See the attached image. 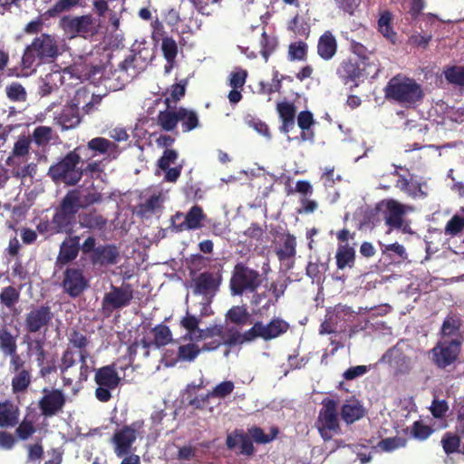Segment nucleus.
Here are the masks:
<instances>
[{"instance_id": "obj_43", "label": "nucleus", "mask_w": 464, "mask_h": 464, "mask_svg": "<svg viewBox=\"0 0 464 464\" xmlns=\"http://www.w3.org/2000/svg\"><path fill=\"white\" fill-rule=\"evenodd\" d=\"M92 96L90 95V92L85 88H79L74 92V95L72 99L67 103L75 102L77 104V108L80 110V106L82 109L88 113L92 108L91 100Z\"/></svg>"}, {"instance_id": "obj_54", "label": "nucleus", "mask_w": 464, "mask_h": 464, "mask_svg": "<svg viewBox=\"0 0 464 464\" xmlns=\"http://www.w3.org/2000/svg\"><path fill=\"white\" fill-rule=\"evenodd\" d=\"M42 59L32 49L31 45L27 46L22 58V65L24 69H33L40 64Z\"/></svg>"}, {"instance_id": "obj_20", "label": "nucleus", "mask_w": 464, "mask_h": 464, "mask_svg": "<svg viewBox=\"0 0 464 464\" xmlns=\"http://www.w3.org/2000/svg\"><path fill=\"white\" fill-rule=\"evenodd\" d=\"M364 414L365 409L363 405L354 397L347 399L341 408V417L347 424H352L359 420Z\"/></svg>"}, {"instance_id": "obj_9", "label": "nucleus", "mask_w": 464, "mask_h": 464, "mask_svg": "<svg viewBox=\"0 0 464 464\" xmlns=\"http://www.w3.org/2000/svg\"><path fill=\"white\" fill-rule=\"evenodd\" d=\"M289 329V324L279 318H273L270 322L265 324L263 322H256L254 325L244 333L242 338L244 341L251 342L256 338L264 341H270L276 339L282 334H285Z\"/></svg>"}, {"instance_id": "obj_8", "label": "nucleus", "mask_w": 464, "mask_h": 464, "mask_svg": "<svg viewBox=\"0 0 464 464\" xmlns=\"http://www.w3.org/2000/svg\"><path fill=\"white\" fill-rule=\"evenodd\" d=\"M317 430L324 440H331L341 431L337 415V402L331 399L323 401L316 421Z\"/></svg>"}, {"instance_id": "obj_47", "label": "nucleus", "mask_w": 464, "mask_h": 464, "mask_svg": "<svg viewBox=\"0 0 464 464\" xmlns=\"http://www.w3.org/2000/svg\"><path fill=\"white\" fill-rule=\"evenodd\" d=\"M334 316L338 325L343 324L345 322H352L355 318V313L352 311L351 307L346 305H337L332 313Z\"/></svg>"}, {"instance_id": "obj_13", "label": "nucleus", "mask_w": 464, "mask_h": 464, "mask_svg": "<svg viewBox=\"0 0 464 464\" xmlns=\"http://www.w3.org/2000/svg\"><path fill=\"white\" fill-rule=\"evenodd\" d=\"M206 215L201 207L194 205L186 213L177 212L171 218V224L177 232L185 230H196L203 226L206 219Z\"/></svg>"}, {"instance_id": "obj_46", "label": "nucleus", "mask_w": 464, "mask_h": 464, "mask_svg": "<svg viewBox=\"0 0 464 464\" xmlns=\"http://www.w3.org/2000/svg\"><path fill=\"white\" fill-rule=\"evenodd\" d=\"M20 293L13 286L5 287L0 293V302L7 308H13L18 302Z\"/></svg>"}, {"instance_id": "obj_6", "label": "nucleus", "mask_w": 464, "mask_h": 464, "mask_svg": "<svg viewBox=\"0 0 464 464\" xmlns=\"http://www.w3.org/2000/svg\"><path fill=\"white\" fill-rule=\"evenodd\" d=\"M219 280L214 275L203 273L193 281V295L198 299V318L210 314L209 304L216 295Z\"/></svg>"}, {"instance_id": "obj_49", "label": "nucleus", "mask_w": 464, "mask_h": 464, "mask_svg": "<svg viewBox=\"0 0 464 464\" xmlns=\"http://www.w3.org/2000/svg\"><path fill=\"white\" fill-rule=\"evenodd\" d=\"M186 85H187V82H179L177 84H173L170 87V89L168 90L167 96L165 99V102L168 105V107L170 106L171 102H178L179 100L181 99V97H183L185 95Z\"/></svg>"}, {"instance_id": "obj_40", "label": "nucleus", "mask_w": 464, "mask_h": 464, "mask_svg": "<svg viewBox=\"0 0 464 464\" xmlns=\"http://www.w3.org/2000/svg\"><path fill=\"white\" fill-rule=\"evenodd\" d=\"M179 121L182 122L184 131H190L198 126V118L194 111L179 109Z\"/></svg>"}, {"instance_id": "obj_51", "label": "nucleus", "mask_w": 464, "mask_h": 464, "mask_svg": "<svg viewBox=\"0 0 464 464\" xmlns=\"http://www.w3.org/2000/svg\"><path fill=\"white\" fill-rule=\"evenodd\" d=\"M7 97L14 102H24L26 99L25 89L18 82H13L6 86Z\"/></svg>"}, {"instance_id": "obj_42", "label": "nucleus", "mask_w": 464, "mask_h": 464, "mask_svg": "<svg viewBox=\"0 0 464 464\" xmlns=\"http://www.w3.org/2000/svg\"><path fill=\"white\" fill-rule=\"evenodd\" d=\"M0 349L5 353L16 352V338L5 328H0Z\"/></svg>"}, {"instance_id": "obj_23", "label": "nucleus", "mask_w": 464, "mask_h": 464, "mask_svg": "<svg viewBox=\"0 0 464 464\" xmlns=\"http://www.w3.org/2000/svg\"><path fill=\"white\" fill-rule=\"evenodd\" d=\"M64 404V396L59 390H53L44 396L40 401V407L44 415H53Z\"/></svg>"}, {"instance_id": "obj_16", "label": "nucleus", "mask_w": 464, "mask_h": 464, "mask_svg": "<svg viewBox=\"0 0 464 464\" xmlns=\"http://www.w3.org/2000/svg\"><path fill=\"white\" fill-rule=\"evenodd\" d=\"M132 298V292L129 287H112L104 295L103 306L107 309H117L127 305Z\"/></svg>"}, {"instance_id": "obj_45", "label": "nucleus", "mask_w": 464, "mask_h": 464, "mask_svg": "<svg viewBox=\"0 0 464 464\" xmlns=\"http://www.w3.org/2000/svg\"><path fill=\"white\" fill-rule=\"evenodd\" d=\"M31 382V376L27 370L23 369L15 372L12 379V389L14 392H24Z\"/></svg>"}, {"instance_id": "obj_26", "label": "nucleus", "mask_w": 464, "mask_h": 464, "mask_svg": "<svg viewBox=\"0 0 464 464\" xmlns=\"http://www.w3.org/2000/svg\"><path fill=\"white\" fill-rule=\"evenodd\" d=\"M19 419V411L14 404L5 401L0 402V426L14 427L17 424Z\"/></svg>"}, {"instance_id": "obj_52", "label": "nucleus", "mask_w": 464, "mask_h": 464, "mask_svg": "<svg viewBox=\"0 0 464 464\" xmlns=\"http://www.w3.org/2000/svg\"><path fill=\"white\" fill-rule=\"evenodd\" d=\"M70 343L75 348L79 349L78 352H74L76 353V358H80V355L83 351L89 352L87 349L89 341L86 336L81 333L73 332L71 334Z\"/></svg>"}, {"instance_id": "obj_31", "label": "nucleus", "mask_w": 464, "mask_h": 464, "mask_svg": "<svg viewBox=\"0 0 464 464\" xmlns=\"http://www.w3.org/2000/svg\"><path fill=\"white\" fill-rule=\"evenodd\" d=\"M147 335L151 338L154 348L166 345L172 341L170 329L163 324L157 325Z\"/></svg>"}, {"instance_id": "obj_32", "label": "nucleus", "mask_w": 464, "mask_h": 464, "mask_svg": "<svg viewBox=\"0 0 464 464\" xmlns=\"http://www.w3.org/2000/svg\"><path fill=\"white\" fill-rule=\"evenodd\" d=\"M151 348H154L151 338L148 335H143L129 347V353L130 357L139 356L145 359L150 355Z\"/></svg>"}, {"instance_id": "obj_44", "label": "nucleus", "mask_w": 464, "mask_h": 464, "mask_svg": "<svg viewBox=\"0 0 464 464\" xmlns=\"http://www.w3.org/2000/svg\"><path fill=\"white\" fill-rule=\"evenodd\" d=\"M88 148L100 153L111 155L115 152L117 146L107 139L94 138L88 142Z\"/></svg>"}, {"instance_id": "obj_55", "label": "nucleus", "mask_w": 464, "mask_h": 464, "mask_svg": "<svg viewBox=\"0 0 464 464\" xmlns=\"http://www.w3.org/2000/svg\"><path fill=\"white\" fill-rule=\"evenodd\" d=\"M445 77L451 83L464 85V66H453L447 69Z\"/></svg>"}, {"instance_id": "obj_30", "label": "nucleus", "mask_w": 464, "mask_h": 464, "mask_svg": "<svg viewBox=\"0 0 464 464\" xmlns=\"http://www.w3.org/2000/svg\"><path fill=\"white\" fill-rule=\"evenodd\" d=\"M146 53H142V52H140L138 53H134L130 58L126 59L120 71L118 72L120 75L119 78H121L123 74L128 73L129 70L134 69L135 67H140L142 69L148 64V62L150 60V53L149 52H145Z\"/></svg>"}, {"instance_id": "obj_41", "label": "nucleus", "mask_w": 464, "mask_h": 464, "mask_svg": "<svg viewBox=\"0 0 464 464\" xmlns=\"http://www.w3.org/2000/svg\"><path fill=\"white\" fill-rule=\"evenodd\" d=\"M158 122L163 130H172L179 122V110L160 111L158 115Z\"/></svg>"}, {"instance_id": "obj_53", "label": "nucleus", "mask_w": 464, "mask_h": 464, "mask_svg": "<svg viewBox=\"0 0 464 464\" xmlns=\"http://www.w3.org/2000/svg\"><path fill=\"white\" fill-rule=\"evenodd\" d=\"M426 189L427 187L425 184L414 181L413 179H411L410 184L408 185V188H406L403 192L413 198H423L428 194Z\"/></svg>"}, {"instance_id": "obj_61", "label": "nucleus", "mask_w": 464, "mask_h": 464, "mask_svg": "<svg viewBox=\"0 0 464 464\" xmlns=\"http://www.w3.org/2000/svg\"><path fill=\"white\" fill-rule=\"evenodd\" d=\"M246 75L247 73L245 70L236 69L230 73L229 85L233 89L241 88L246 82Z\"/></svg>"}, {"instance_id": "obj_64", "label": "nucleus", "mask_w": 464, "mask_h": 464, "mask_svg": "<svg viewBox=\"0 0 464 464\" xmlns=\"http://www.w3.org/2000/svg\"><path fill=\"white\" fill-rule=\"evenodd\" d=\"M35 431L34 424L29 420H23L20 425L16 429V435L20 440H27L30 438Z\"/></svg>"}, {"instance_id": "obj_34", "label": "nucleus", "mask_w": 464, "mask_h": 464, "mask_svg": "<svg viewBox=\"0 0 464 464\" xmlns=\"http://www.w3.org/2000/svg\"><path fill=\"white\" fill-rule=\"evenodd\" d=\"M392 14L389 11H382L378 20L379 32L390 42L395 43L396 33L392 27Z\"/></svg>"}, {"instance_id": "obj_19", "label": "nucleus", "mask_w": 464, "mask_h": 464, "mask_svg": "<svg viewBox=\"0 0 464 464\" xmlns=\"http://www.w3.org/2000/svg\"><path fill=\"white\" fill-rule=\"evenodd\" d=\"M296 241L295 237L291 235H286L283 238V243L276 250V255L281 262V266L285 269L289 270L295 260L296 253Z\"/></svg>"}, {"instance_id": "obj_21", "label": "nucleus", "mask_w": 464, "mask_h": 464, "mask_svg": "<svg viewBox=\"0 0 464 464\" xmlns=\"http://www.w3.org/2000/svg\"><path fill=\"white\" fill-rule=\"evenodd\" d=\"M54 119L64 130L75 128L81 122V114L77 104L75 102L66 103Z\"/></svg>"}, {"instance_id": "obj_3", "label": "nucleus", "mask_w": 464, "mask_h": 464, "mask_svg": "<svg viewBox=\"0 0 464 464\" xmlns=\"http://www.w3.org/2000/svg\"><path fill=\"white\" fill-rule=\"evenodd\" d=\"M385 96L410 108L421 102L424 93L421 86L415 80L395 76L389 81L385 88Z\"/></svg>"}, {"instance_id": "obj_35", "label": "nucleus", "mask_w": 464, "mask_h": 464, "mask_svg": "<svg viewBox=\"0 0 464 464\" xmlns=\"http://www.w3.org/2000/svg\"><path fill=\"white\" fill-rule=\"evenodd\" d=\"M118 251L112 246L97 247L94 250V261L102 265H111L117 263Z\"/></svg>"}, {"instance_id": "obj_10", "label": "nucleus", "mask_w": 464, "mask_h": 464, "mask_svg": "<svg viewBox=\"0 0 464 464\" xmlns=\"http://www.w3.org/2000/svg\"><path fill=\"white\" fill-rule=\"evenodd\" d=\"M261 284L258 272L237 264L233 271L230 280V288L233 295H242L245 291L254 292Z\"/></svg>"}, {"instance_id": "obj_22", "label": "nucleus", "mask_w": 464, "mask_h": 464, "mask_svg": "<svg viewBox=\"0 0 464 464\" xmlns=\"http://www.w3.org/2000/svg\"><path fill=\"white\" fill-rule=\"evenodd\" d=\"M460 319L456 314H449L441 326L440 340L457 341L462 343V338L459 332Z\"/></svg>"}, {"instance_id": "obj_7", "label": "nucleus", "mask_w": 464, "mask_h": 464, "mask_svg": "<svg viewBox=\"0 0 464 464\" xmlns=\"http://www.w3.org/2000/svg\"><path fill=\"white\" fill-rule=\"evenodd\" d=\"M60 25L70 38L81 36L85 39L97 34L100 27L99 23L92 14L64 16L61 19Z\"/></svg>"}, {"instance_id": "obj_48", "label": "nucleus", "mask_w": 464, "mask_h": 464, "mask_svg": "<svg viewBox=\"0 0 464 464\" xmlns=\"http://www.w3.org/2000/svg\"><path fill=\"white\" fill-rule=\"evenodd\" d=\"M307 53V44L302 41L293 43L288 48V57L291 61H303Z\"/></svg>"}, {"instance_id": "obj_36", "label": "nucleus", "mask_w": 464, "mask_h": 464, "mask_svg": "<svg viewBox=\"0 0 464 464\" xmlns=\"http://www.w3.org/2000/svg\"><path fill=\"white\" fill-rule=\"evenodd\" d=\"M338 75L345 82L353 81L361 74V71L356 62L350 59L344 60L337 69Z\"/></svg>"}, {"instance_id": "obj_25", "label": "nucleus", "mask_w": 464, "mask_h": 464, "mask_svg": "<svg viewBox=\"0 0 464 464\" xmlns=\"http://www.w3.org/2000/svg\"><path fill=\"white\" fill-rule=\"evenodd\" d=\"M82 192L80 189L70 191L63 198L62 203V212L63 215L72 217L81 208H84L82 201Z\"/></svg>"}, {"instance_id": "obj_56", "label": "nucleus", "mask_w": 464, "mask_h": 464, "mask_svg": "<svg viewBox=\"0 0 464 464\" xmlns=\"http://www.w3.org/2000/svg\"><path fill=\"white\" fill-rule=\"evenodd\" d=\"M464 229V218L459 216H454L445 227V235L457 236Z\"/></svg>"}, {"instance_id": "obj_2", "label": "nucleus", "mask_w": 464, "mask_h": 464, "mask_svg": "<svg viewBox=\"0 0 464 464\" xmlns=\"http://www.w3.org/2000/svg\"><path fill=\"white\" fill-rule=\"evenodd\" d=\"M92 368L93 362L90 352L83 351L80 358H76V353L67 349L58 365L63 387L76 394L81 390L82 383L87 381Z\"/></svg>"}, {"instance_id": "obj_5", "label": "nucleus", "mask_w": 464, "mask_h": 464, "mask_svg": "<svg viewBox=\"0 0 464 464\" xmlns=\"http://www.w3.org/2000/svg\"><path fill=\"white\" fill-rule=\"evenodd\" d=\"M77 150L69 152L62 160L50 167L48 174L57 182L75 185L82 176V169L78 167L80 155Z\"/></svg>"}, {"instance_id": "obj_28", "label": "nucleus", "mask_w": 464, "mask_h": 464, "mask_svg": "<svg viewBox=\"0 0 464 464\" xmlns=\"http://www.w3.org/2000/svg\"><path fill=\"white\" fill-rule=\"evenodd\" d=\"M337 43L330 32H325L319 39L317 45L318 54L324 60H330L336 53Z\"/></svg>"}, {"instance_id": "obj_15", "label": "nucleus", "mask_w": 464, "mask_h": 464, "mask_svg": "<svg viewBox=\"0 0 464 464\" xmlns=\"http://www.w3.org/2000/svg\"><path fill=\"white\" fill-rule=\"evenodd\" d=\"M64 290L75 297L82 293L87 286V280L78 269H67L63 282Z\"/></svg>"}, {"instance_id": "obj_60", "label": "nucleus", "mask_w": 464, "mask_h": 464, "mask_svg": "<svg viewBox=\"0 0 464 464\" xmlns=\"http://www.w3.org/2000/svg\"><path fill=\"white\" fill-rule=\"evenodd\" d=\"M227 317L236 324H243L248 317V313L243 306H235L227 313Z\"/></svg>"}, {"instance_id": "obj_4", "label": "nucleus", "mask_w": 464, "mask_h": 464, "mask_svg": "<svg viewBox=\"0 0 464 464\" xmlns=\"http://www.w3.org/2000/svg\"><path fill=\"white\" fill-rule=\"evenodd\" d=\"M144 434V422L142 420H136L130 425L118 428L111 439L115 455L121 458L130 454L134 450L133 444L138 439H141Z\"/></svg>"}, {"instance_id": "obj_50", "label": "nucleus", "mask_w": 464, "mask_h": 464, "mask_svg": "<svg viewBox=\"0 0 464 464\" xmlns=\"http://www.w3.org/2000/svg\"><path fill=\"white\" fill-rule=\"evenodd\" d=\"M53 138V130L47 126L35 128L33 133L34 142L39 146L46 145Z\"/></svg>"}, {"instance_id": "obj_63", "label": "nucleus", "mask_w": 464, "mask_h": 464, "mask_svg": "<svg viewBox=\"0 0 464 464\" xmlns=\"http://www.w3.org/2000/svg\"><path fill=\"white\" fill-rule=\"evenodd\" d=\"M234 390V383L230 381L223 382L218 384L210 393L212 397L224 398L230 394Z\"/></svg>"}, {"instance_id": "obj_14", "label": "nucleus", "mask_w": 464, "mask_h": 464, "mask_svg": "<svg viewBox=\"0 0 464 464\" xmlns=\"http://www.w3.org/2000/svg\"><path fill=\"white\" fill-rule=\"evenodd\" d=\"M459 343L457 341L439 340L431 349L432 362L439 368H445L453 363L460 352Z\"/></svg>"}, {"instance_id": "obj_58", "label": "nucleus", "mask_w": 464, "mask_h": 464, "mask_svg": "<svg viewBox=\"0 0 464 464\" xmlns=\"http://www.w3.org/2000/svg\"><path fill=\"white\" fill-rule=\"evenodd\" d=\"M404 446V440L401 438H387L378 443V449L382 451H392Z\"/></svg>"}, {"instance_id": "obj_1", "label": "nucleus", "mask_w": 464, "mask_h": 464, "mask_svg": "<svg viewBox=\"0 0 464 464\" xmlns=\"http://www.w3.org/2000/svg\"><path fill=\"white\" fill-rule=\"evenodd\" d=\"M200 318L189 309L180 319V326L186 330L183 339L189 341L179 347L178 357L180 361L192 362L202 351H212L224 342V329L220 324L210 325L206 329L198 327Z\"/></svg>"}, {"instance_id": "obj_12", "label": "nucleus", "mask_w": 464, "mask_h": 464, "mask_svg": "<svg viewBox=\"0 0 464 464\" xmlns=\"http://www.w3.org/2000/svg\"><path fill=\"white\" fill-rule=\"evenodd\" d=\"M378 209L382 213L386 225L395 228H401L404 222L403 217L414 211L413 207L401 204L393 198L382 200Z\"/></svg>"}, {"instance_id": "obj_33", "label": "nucleus", "mask_w": 464, "mask_h": 464, "mask_svg": "<svg viewBox=\"0 0 464 464\" xmlns=\"http://www.w3.org/2000/svg\"><path fill=\"white\" fill-rule=\"evenodd\" d=\"M355 250L348 244L339 245L336 251V265L339 269L353 266L354 263Z\"/></svg>"}, {"instance_id": "obj_11", "label": "nucleus", "mask_w": 464, "mask_h": 464, "mask_svg": "<svg viewBox=\"0 0 464 464\" xmlns=\"http://www.w3.org/2000/svg\"><path fill=\"white\" fill-rule=\"evenodd\" d=\"M94 380L97 384L95 390L97 400L102 402H107L111 398V392L119 386L121 378L119 376L114 366L108 365L96 371Z\"/></svg>"}, {"instance_id": "obj_62", "label": "nucleus", "mask_w": 464, "mask_h": 464, "mask_svg": "<svg viewBox=\"0 0 464 464\" xmlns=\"http://www.w3.org/2000/svg\"><path fill=\"white\" fill-rule=\"evenodd\" d=\"M82 0H59L49 11V14L53 16L59 13L69 10L79 5Z\"/></svg>"}, {"instance_id": "obj_37", "label": "nucleus", "mask_w": 464, "mask_h": 464, "mask_svg": "<svg viewBox=\"0 0 464 464\" xmlns=\"http://www.w3.org/2000/svg\"><path fill=\"white\" fill-rule=\"evenodd\" d=\"M161 50L168 62V64L165 66V71L169 72L173 66V62L177 55V44L172 38L165 37L162 39Z\"/></svg>"}, {"instance_id": "obj_18", "label": "nucleus", "mask_w": 464, "mask_h": 464, "mask_svg": "<svg viewBox=\"0 0 464 464\" xmlns=\"http://www.w3.org/2000/svg\"><path fill=\"white\" fill-rule=\"evenodd\" d=\"M73 78L72 73L69 71H53L47 73L42 80L39 86L40 94L44 96L53 92L59 84H64L67 81Z\"/></svg>"}, {"instance_id": "obj_24", "label": "nucleus", "mask_w": 464, "mask_h": 464, "mask_svg": "<svg viewBox=\"0 0 464 464\" xmlns=\"http://www.w3.org/2000/svg\"><path fill=\"white\" fill-rule=\"evenodd\" d=\"M51 320L50 309L48 307H40L31 311L26 317V326L30 332H37L43 326L46 325Z\"/></svg>"}, {"instance_id": "obj_29", "label": "nucleus", "mask_w": 464, "mask_h": 464, "mask_svg": "<svg viewBox=\"0 0 464 464\" xmlns=\"http://www.w3.org/2000/svg\"><path fill=\"white\" fill-rule=\"evenodd\" d=\"M165 200L166 196L163 193H153L139 205V213L143 216L156 213L161 209Z\"/></svg>"}, {"instance_id": "obj_27", "label": "nucleus", "mask_w": 464, "mask_h": 464, "mask_svg": "<svg viewBox=\"0 0 464 464\" xmlns=\"http://www.w3.org/2000/svg\"><path fill=\"white\" fill-rule=\"evenodd\" d=\"M276 109L283 122L280 130L287 133L294 127L295 108L292 103L283 102L277 103Z\"/></svg>"}, {"instance_id": "obj_17", "label": "nucleus", "mask_w": 464, "mask_h": 464, "mask_svg": "<svg viewBox=\"0 0 464 464\" xmlns=\"http://www.w3.org/2000/svg\"><path fill=\"white\" fill-rule=\"evenodd\" d=\"M40 59L53 58L58 53L55 38L50 34H42L36 37L30 44Z\"/></svg>"}, {"instance_id": "obj_39", "label": "nucleus", "mask_w": 464, "mask_h": 464, "mask_svg": "<svg viewBox=\"0 0 464 464\" xmlns=\"http://www.w3.org/2000/svg\"><path fill=\"white\" fill-rule=\"evenodd\" d=\"M78 254V242L76 239H69L64 241L60 248L58 260L65 264L76 257Z\"/></svg>"}, {"instance_id": "obj_57", "label": "nucleus", "mask_w": 464, "mask_h": 464, "mask_svg": "<svg viewBox=\"0 0 464 464\" xmlns=\"http://www.w3.org/2000/svg\"><path fill=\"white\" fill-rule=\"evenodd\" d=\"M431 433V428L421 421H415L411 429L412 437L420 440L428 439Z\"/></svg>"}, {"instance_id": "obj_59", "label": "nucleus", "mask_w": 464, "mask_h": 464, "mask_svg": "<svg viewBox=\"0 0 464 464\" xmlns=\"http://www.w3.org/2000/svg\"><path fill=\"white\" fill-rule=\"evenodd\" d=\"M343 328V324L338 325L332 313H328L326 320L321 324L320 334H331Z\"/></svg>"}, {"instance_id": "obj_38", "label": "nucleus", "mask_w": 464, "mask_h": 464, "mask_svg": "<svg viewBox=\"0 0 464 464\" xmlns=\"http://www.w3.org/2000/svg\"><path fill=\"white\" fill-rule=\"evenodd\" d=\"M440 444L447 455L458 452L461 453L462 451V450H460L461 440L457 434L446 432L441 438Z\"/></svg>"}]
</instances>
